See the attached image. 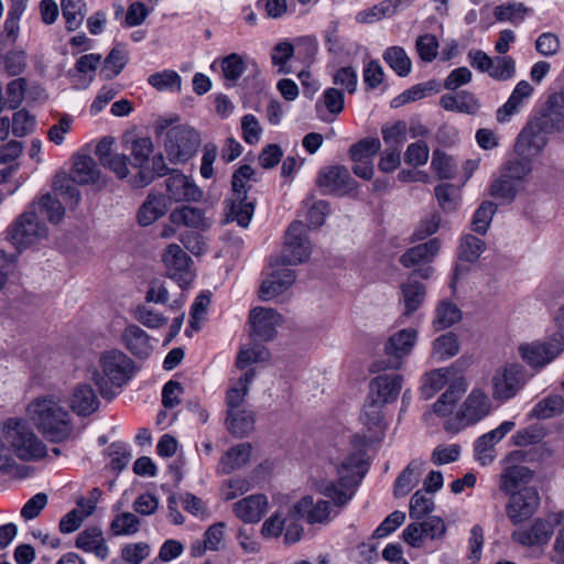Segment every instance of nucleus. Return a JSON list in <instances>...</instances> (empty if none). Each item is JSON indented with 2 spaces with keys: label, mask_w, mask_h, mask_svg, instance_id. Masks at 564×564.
<instances>
[{
  "label": "nucleus",
  "mask_w": 564,
  "mask_h": 564,
  "mask_svg": "<svg viewBox=\"0 0 564 564\" xmlns=\"http://www.w3.org/2000/svg\"><path fill=\"white\" fill-rule=\"evenodd\" d=\"M368 470V463L362 451H355L346 456L337 467L338 478L318 486V491L326 499L304 496L293 507L294 512L308 524L327 525L352 499L357 486Z\"/></svg>",
  "instance_id": "obj_1"
},
{
  "label": "nucleus",
  "mask_w": 564,
  "mask_h": 564,
  "mask_svg": "<svg viewBox=\"0 0 564 564\" xmlns=\"http://www.w3.org/2000/svg\"><path fill=\"white\" fill-rule=\"evenodd\" d=\"M28 413L52 442L67 440L73 432L70 414L55 395L36 398L29 404Z\"/></svg>",
  "instance_id": "obj_2"
},
{
  "label": "nucleus",
  "mask_w": 564,
  "mask_h": 564,
  "mask_svg": "<svg viewBox=\"0 0 564 564\" xmlns=\"http://www.w3.org/2000/svg\"><path fill=\"white\" fill-rule=\"evenodd\" d=\"M101 373L95 372L94 380L104 398L113 395L112 387L121 388L132 373V360L120 350L105 352L99 360Z\"/></svg>",
  "instance_id": "obj_3"
},
{
  "label": "nucleus",
  "mask_w": 564,
  "mask_h": 564,
  "mask_svg": "<svg viewBox=\"0 0 564 564\" xmlns=\"http://www.w3.org/2000/svg\"><path fill=\"white\" fill-rule=\"evenodd\" d=\"M517 351L531 369L541 371L563 354L564 332L558 330L543 340L522 343Z\"/></svg>",
  "instance_id": "obj_4"
},
{
  "label": "nucleus",
  "mask_w": 564,
  "mask_h": 564,
  "mask_svg": "<svg viewBox=\"0 0 564 564\" xmlns=\"http://www.w3.org/2000/svg\"><path fill=\"white\" fill-rule=\"evenodd\" d=\"M9 441L6 447L12 449L22 460H39L47 454L45 444L20 419H9Z\"/></svg>",
  "instance_id": "obj_5"
},
{
  "label": "nucleus",
  "mask_w": 564,
  "mask_h": 564,
  "mask_svg": "<svg viewBox=\"0 0 564 564\" xmlns=\"http://www.w3.org/2000/svg\"><path fill=\"white\" fill-rule=\"evenodd\" d=\"M491 409L489 397L480 389H473L464 401L460 411L448 417L444 424L446 431L457 433L464 427L485 419Z\"/></svg>",
  "instance_id": "obj_6"
},
{
  "label": "nucleus",
  "mask_w": 564,
  "mask_h": 564,
  "mask_svg": "<svg viewBox=\"0 0 564 564\" xmlns=\"http://www.w3.org/2000/svg\"><path fill=\"white\" fill-rule=\"evenodd\" d=\"M532 375L519 364L511 362L499 369L492 378V394L496 400L514 398L531 380Z\"/></svg>",
  "instance_id": "obj_7"
},
{
  "label": "nucleus",
  "mask_w": 564,
  "mask_h": 564,
  "mask_svg": "<svg viewBox=\"0 0 564 564\" xmlns=\"http://www.w3.org/2000/svg\"><path fill=\"white\" fill-rule=\"evenodd\" d=\"M10 236L19 248H26L47 238V227L35 213L34 206L19 216L10 228Z\"/></svg>",
  "instance_id": "obj_8"
},
{
  "label": "nucleus",
  "mask_w": 564,
  "mask_h": 564,
  "mask_svg": "<svg viewBox=\"0 0 564 564\" xmlns=\"http://www.w3.org/2000/svg\"><path fill=\"white\" fill-rule=\"evenodd\" d=\"M312 253V243L306 236L302 221L292 223L286 232L280 261L286 265H296L307 261Z\"/></svg>",
  "instance_id": "obj_9"
},
{
  "label": "nucleus",
  "mask_w": 564,
  "mask_h": 564,
  "mask_svg": "<svg viewBox=\"0 0 564 564\" xmlns=\"http://www.w3.org/2000/svg\"><path fill=\"white\" fill-rule=\"evenodd\" d=\"M199 142V134L193 128L176 126L166 132L164 147L171 161L185 162L196 152Z\"/></svg>",
  "instance_id": "obj_10"
},
{
  "label": "nucleus",
  "mask_w": 564,
  "mask_h": 564,
  "mask_svg": "<svg viewBox=\"0 0 564 564\" xmlns=\"http://www.w3.org/2000/svg\"><path fill=\"white\" fill-rule=\"evenodd\" d=\"M166 274L181 289L187 288L195 278L192 258L176 243L169 245L162 253Z\"/></svg>",
  "instance_id": "obj_11"
},
{
  "label": "nucleus",
  "mask_w": 564,
  "mask_h": 564,
  "mask_svg": "<svg viewBox=\"0 0 564 564\" xmlns=\"http://www.w3.org/2000/svg\"><path fill=\"white\" fill-rule=\"evenodd\" d=\"M316 185L324 194L344 196L358 188V183L351 177L344 165H332L318 171Z\"/></svg>",
  "instance_id": "obj_12"
},
{
  "label": "nucleus",
  "mask_w": 564,
  "mask_h": 564,
  "mask_svg": "<svg viewBox=\"0 0 564 564\" xmlns=\"http://www.w3.org/2000/svg\"><path fill=\"white\" fill-rule=\"evenodd\" d=\"M506 505L508 519L514 524H521L530 519L539 509L540 495L534 487H522L517 492L509 495Z\"/></svg>",
  "instance_id": "obj_13"
},
{
  "label": "nucleus",
  "mask_w": 564,
  "mask_h": 564,
  "mask_svg": "<svg viewBox=\"0 0 564 564\" xmlns=\"http://www.w3.org/2000/svg\"><path fill=\"white\" fill-rule=\"evenodd\" d=\"M416 337L417 333L413 328H404L391 335L384 345V354L388 360L384 365L378 364V369H399L403 364L404 357L411 354L416 343Z\"/></svg>",
  "instance_id": "obj_14"
},
{
  "label": "nucleus",
  "mask_w": 564,
  "mask_h": 564,
  "mask_svg": "<svg viewBox=\"0 0 564 564\" xmlns=\"http://www.w3.org/2000/svg\"><path fill=\"white\" fill-rule=\"evenodd\" d=\"M415 274L422 279H430L433 274V268L430 265L419 268L400 285V302L404 306L403 315L405 316H410L417 311L425 300V286L422 283L412 280V276Z\"/></svg>",
  "instance_id": "obj_15"
},
{
  "label": "nucleus",
  "mask_w": 564,
  "mask_h": 564,
  "mask_svg": "<svg viewBox=\"0 0 564 564\" xmlns=\"http://www.w3.org/2000/svg\"><path fill=\"white\" fill-rule=\"evenodd\" d=\"M165 191L166 197L175 203L198 202L203 196L194 180L177 170L170 172L165 180Z\"/></svg>",
  "instance_id": "obj_16"
},
{
  "label": "nucleus",
  "mask_w": 564,
  "mask_h": 564,
  "mask_svg": "<svg viewBox=\"0 0 564 564\" xmlns=\"http://www.w3.org/2000/svg\"><path fill=\"white\" fill-rule=\"evenodd\" d=\"M513 427L514 423L512 421H503L495 430L479 436L474 444L475 459L482 466L490 465L496 458V444Z\"/></svg>",
  "instance_id": "obj_17"
},
{
  "label": "nucleus",
  "mask_w": 564,
  "mask_h": 564,
  "mask_svg": "<svg viewBox=\"0 0 564 564\" xmlns=\"http://www.w3.org/2000/svg\"><path fill=\"white\" fill-rule=\"evenodd\" d=\"M553 513L547 519L538 518L529 528H521L512 532L511 538L514 542L523 546H534L545 544L554 531Z\"/></svg>",
  "instance_id": "obj_18"
},
{
  "label": "nucleus",
  "mask_w": 564,
  "mask_h": 564,
  "mask_svg": "<svg viewBox=\"0 0 564 564\" xmlns=\"http://www.w3.org/2000/svg\"><path fill=\"white\" fill-rule=\"evenodd\" d=\"M251 336L268 341L274 338L276 326L282 322L281 315L273 308L256 307L249 315Z\"/></svg>",
  "instance_id": "obj_19"
},
{
  "label": "nucleus",
  "mask_w": 564,
  "mask_h": 564,
  "mask_svg": "<svg viewBox=\"0 0 564 564\" xmlns=\"http://www.w3.org/2000/svg\"><path fill=\"white\" fill-rule=\"evenodd\" d=\"M538 128L547 133L564 130V105L557 93L549 96L540 112L532 119Z\"/></svg>",
  "instance_id": "obj_20"
},
{
  "label": "nucleus",
  "mask_w": 564,
  "mask_h": 564,
  "mask_svg": "<svg viewBox=\"0 0 564 564\" xmlns=\"http://www.w3.org/2000/svg\"><path fill=\"white\" fill-rule=\"evenodd\" d=\"M544 132L538 128L535 122L531 120L519 133L514 145L516 154H523L533 160L540 154L547 143Z\"/></svg>",
  "instance_id": "obj_21"
},
{
  "label": "nucleus",
  "mask_w": 564,
  "mask_h": 564,
  "mask_svg": "<svg viewBox=\"0 0 564 564\" xmlns=\"http://www.w3.org/2000/svg\"><path fill=\"white\" fill-rule=\"evenodd\" d=\"M268 505V498L264 495H250L235 502L232 512L245 523H257L267 512Z\"/></svg>",
  "instance_id": "obj_22"
},
{
  "label": "nucleus",
  "mask_w": 564,
  "mask_h": 564,
  "mask_svg": "<svg viewBox=\"0 0 564 564\" xmlns=\"http://www.w3.org/2000/svg\"><path fill=\"white\" fill-rule=\"evenodd\" d=\"M402 376L381 375L370 381L369 399H375L383 404L394 401L402 388Z\"/></svg>",
  "instance_id": "obj_23"
},
{
  "label": "nucleus",
  "mask_w": 564,
  "mask_h": 564,
  "mask_svg": "<svg viewBox=\"0 0 564 564\" xmlns=\"http://www.w3.org/2000/svg\"><path fill=\"white\" fill-rule=\"evenodd\" d=\"M296 279L295 271L290 268H281L272 272L260 285L259 296L262 301H269L285 292Z\"/></svg>",
  "instance_id": "obj_24"
},
{
  "label": "nucleus",
  "mask_w": 564,
  "mask_h": 564,
  "mask_svg": "<svg viewBox=\"0 0 564 564\" xmlns=\"http://www.w3.org/2000/svg\"><path fill=\"white\" fill-rule=\"evenodd\" d=\"M126 349L138 358H147L153 350L151 337L138 325H128L121 336Z\"/></svg>",
  "instance_id": "obj_25"
},
{
  "label": "nucleus",
  "mask_w": 564,
  "mask_h": 564,
  "mask_svg": "<svg viewBox=\"0 0 564 564\" xmlns=\"http://www.w3.org/2000/svg\"><path fill=\"white\" fill-rule=\"evenodd\" d=\"M440 240L432 238L424 243L408 249L399 259L404 268H413L423 263H430L440 251Z\"/></svg>",
  "instance_id": "obj_26"
},
{
  "label": "nucleus",
  "mask_w": 564,
  "mask_h": 564,
  "mask_svg": "<svg viewBox=\"0 0 564 564\" xmlns=\"http://www.w3.org/2000/svg\"><path fill=\"white\" fill-rule=\"evenodd\" d=\"M533 473L525 466L511 465L507 466L499 479V490L506 495H511L521 489V487H528L527 485L532 480Z\"/></svg>",
  "instance_id": "obj_27"
},
{
  "label": "nucleus",
  "mask_w": 564,
  "mask_h": 564,
  "mask_svg": "<svg viewBox=\"0 0 564 564\" xmlns=\"http://www.w3.org/2000/svg\"><path fill=\"white\" fill-rule=\"evenodd\" d=\"M98 406L99 399L90 384L76 386L70 397V408L77 415H89L97 411Z\"/></svg>",
  "instance_id": "obj_28"
},
{
  "label": "nucleus",
  "mask_w": 564,
  "mask_h": 564,
  "mask_svg": "<svg viewBox=\"0 0 564 564\" xmlns=\"http://www.w3.org/2000/svg\"><path fill=\"white\" fill-rule=\"evenodd\" d=\"M424 467L425 462L413 459L395 479L393 487L394 497H405L420 482Z\"/></svg>",
  "instance_id": "obj_29"
},
{
  "label": "nucleus",
  "mask_w": 564,
  "mask_h": 564,
  "mask_svg": "<svg viewBox=\"0 0 564 564\" xmlns=\"http://www.w3.org/2000/svg\"><path fill=\"white\" fill-rule=\"evenodd\" d=\"M533 93L532 85L527 80L517 84L507 102L497 110V120L499 122L509 121V119L519 112L522 102Z\"/></svg>",
  "instance_id": "obj_30"
},
{
  "label": "nucleus",
  "mask_w": 564,
  "mask_h": 564,
  "mask_svg": "<svg viewBox=\"0 0 564 564\" xmlns=\"http://www.w3.org/2000/svg\"><path fill=\"white\" fill-rule=\"evenodd\" d=\"M129 61V54L126 46L121 43L116 44L104 61L99 72L100 78L111 80L117 77L126 67Z\"/></svg>",
  "instance_id": "obj_31"
},
{
  "label": "nucleus",
  "mask_w": 564,
  "mask_h": 564,
  "mask_svg": "<svg viewBox=\"0 0 564 564\" xmlns=\"http://www.w3.org/2000/svg\"><path fill=\"white\" fill-rule=\"evenodd\" d=\"M256 377V371L249 369L228 389L226 395L227 414L236 410L245 409L243 402L248 394L249 386Z\"/></svg>",
  "instance_id": "obj_32"
},
{
  "label": "nucleus",
  "mask_w": 564,
  "mask_h": 564,
  "mask_svg": "<svg viewBox=\"0 0 564 564\" xmlns=\"http://www.w3.org/2000/svg\"><path fill=\"white\" fill-rule=\"evenodd\" d=\"M100 171L90 155L78 154L74 158L73 181L77 184H94L99 180Z\"/></svg>",
  "instance_id": "obj_33"
},
{
  "label": "nucleus",
  "mask_w": 564,
  "mask_h": 564,
  "mask_svg": "<svg viewBox=\"0 0 564 564\" xmlns=\"http://www.w3.org/2000/svg\"><path fill=\"white\" fill-rule=\"evenodd\" d=\"M170 172L165 164L164 158L162 154L154 155L152 158V167L149 169L144 165L143 169L139 170V172L128 178V183L133 188L145 187L151 184L155 177L158 176H169Z\"/></svg>",
  "instance_id": "obj_34"
},
{
  "label": "nucleus",
  "mask_w": 564,
  "mask_h": 564,
  "mask_svg": "<svg viewBox=\"0 0 564 564\" xmlns=\"http://www.w3.org/2000/svg\"><path fill=\"white\" fill-rule=\"evenodd\" d=\"M167 212L165 196L150 193L138 212L141 226H149Z\"/></svg>",
  "instance_id": "obj_35"
},
{
  "label": "nucleus",
  "mask_w": 564,
  "mask_h": 564,
  "mask_svg": "<svg viewBox=\"0 0 564 564\" xmlns=\"http://www.w3.org/2000/svg\"><path fill=\"white\" fill-rule=\"evenodd\" d=\"M76 546L85 552H91L100 558L108 555V546L105 543L102 532L97 528H88L78 534Z\"/></svg>",
  "instance_id": "obj_36"
},
{
  "label": "nucleus",
  "mask_w": 564,
  "mask_h": 564,
  "mask_svg": "<svg viewBox=\"0 0 564 564\" xmlns=\"http://www.w3.org/2000/svg\"><path fill=\"white\" fill-rule=\"evenodd\" d=\"M217 63H219L227 87L235 86L246 70L245 58L237 53H231L219 61H215L212 64V68H214Z\"/></svg>",
  "instance_id": "obj_37"
},
{
  "label": "nucleus",
  "mask_w": 564,
  "mask_h": 564,
  "mask_svg": "<svg viewBox=\"0 0 564 564\" xmlns=\"http://www.w3.org/2000/svg\"><path fill=\"white\" fill-rule=\"evenodd\" d=\"M251 445L248 443L238 444L229 448L220 459L223 473L230 474L245 466L251 456Z\"/></svg>",
  "instance_id": "obj_38"
},
{
  "label": "nucleus",
  "mask_w": 564,
  "mask_h": 564,
  "mask_svg": "<svg viewBox=\"0 0 564 564\" xmlns=\"http://www.w3.org/2000/svg\"><path fill=\"white\" fill-rule=\"evenodd\" d=\"M564 412V398L560 394H550L534 404L529 415L538 420H547Z\"/></svg>",
  "instance_id": "obj_39"
},
{
  "label": "nucleus",
  "mask_w": 564,
  "mask_h": 564,
  "mask_svg": "<svg viewBox=\"0 0 564 564\" xmlns=\"http://www.w3.org/2000/svg\"><path fill=\"white\" fill-rule=\"evenodd\" d=\"M226 424L232 435L243 437L253 430L254 416L253 413L246 408L236 410V412L231 411L227 414Z\"/></svg>",
  "instance_id": "obj_40"
},
{
  "label": "nucleus",
  "mask_w": 564,
  "mask_h": 564,
  "mask_svg": "<svg viewBox=\"0 0 564 564\" xmlns=\"http://www.w3.org/2000/svg\"><path fill=\"white\" fill-rule=\"evenodd\" d=\"M170 219L175 225H183L189 228L204 229L208 227L203 210L192 206H183L173 210Z\"/></svg>",
  "instance_id": "obj_41"
},
{
  "label": "nucleus",
  "mask_w": 564,
  "mask_h": 564,
  "mask_svg": "<svg viewBox=\"0 0 564 564\" xmlns=\"http://www.w3.org/2000/svg\"><path fill=\"white\" fill-rule=\"evenodd\" d=\"M441 106L448 111L474 113L478 109V102L474 95L460 91L456 95H444L440 100Z\"/></svg>",
  "instance_id": "obj_42"
},
{
  "label": "nucleus",
  "mask_w": 564,
  "mask_h": 564,
  "mask_svg": "<svg viewBox=\"0 0 564 564\" xmlns=\"http://www.w3.org/2000/svg\"><path fill=\"white\" fill-rule=\"evenodd\" d=\"M382 57L398 76L406 77L411 73L412 62L402 46H389Z\"/></svg>",
  "instance_id": "obj_43"
},
{
  "label": "nucleus",
  "mask_w": 564,
  "mask_h": 564,
  "mask_svg": "<svg viewBox=\"0 0 564 564\" xmlns=\"http://www.w3.org/2000/svg\"><path fill=\"white\" fill-rule=\"evenodd\" d=\"M254 213L253 202L247 197H235L230 200L227 220L237 221L239 226L247 228Z\"/></svg>",
  "instance_id": "obj_44"
},
{
  "label": "nucleus",
  "mask_w": 564,
  "mask_h": 564,
  "mask_svg": "<svg viewBox=\"0 0 564 564\" xmlns=\"http://www.w3.org/2000/svg\"><path fill=\"white\" fill-rule=\"evenodd\" d=\"M383 403L377 402L375 399L367 400L360 414V421L367 426L369 432L375 434L381 433L383 430Z\"/></svg>",
  "instance_id": "obj_45"
},
{
  "label": "nucleus",
  "mask_w": 564,
  "mask_h": 564,
  "mask_svg": "<svg viewBox=\"0 0 564 564\" xmlns=\"http://www.w3.org/2000/svg\"><path fill=\"white\" fill-rule=\"evenodd\" d=\"M460 318L462 312L458 306L451 301L444 300L435 311L433 325L436 330H442L459 322Z\"/></svg>",
  "instance_id": "obj_46"
},
{
  "label": "nucleus",
  "mask_w": 564,
  "mask_h": 564,
  "mask_svg": "<svg viewBox=\"0 0 564 564\" xmlns=\"http://www.w3.org/2000/svg\"><path fill=\"white\" fill-rule=\"evenodd\" d=\"M62 14L68 31L77 30L85 18L84 0H61Z\"/></svg>",
  "instance_id": "obj_47"
},
{
  "label": "nucleus",
  "mask_w": 564,
  "mask_h": 564,
  "mask_svg": "<svg viewBox=\"0 0 564 564\" xmlns=\"http://www.w3.org/2000/svg\"><path fill=\"white\" fill-rule=\"evenodd\" d=\"M517 193L516 182L509 178V176H505L503 172H500V175L492 181L489 187L490 196L501 203H511L516 198Z\"/></svg>",
  "instance_id": "obj_48"
},
{
  "label": "nucleus",
  "mask_w": 564,
  "mask_h": 564,
  "mask_svg": "<svg viewBox=\"0 0 564 564\" xmlns=\"http://www.w3.org/2000/svg\"><path fill=\"white\" fill-rule=\"evenodd\" d=\"M533 161L529 156L523 154H517L516 158L510 159L506 162L501 172L505 176H509L516 181H523L532 172Z\"/></svg>",
  "instance_id": "obj_49"
},
{
  "label": "nucleus",
  "mask_w": 564,
  "mask_h": 564,
  "mask_svg": "<svg viewBox=\"0 0 564 564\" xmlns=\"http://www.w3.org/2000/svg\"><path fill=\"white\" fill-rule=\"evenodd\" d=\"M531 10L521 2H510L495 8L494 14L498 21H508L512 24H520Z\"/></svg>",
  "instance_id": "obj_50"
},
{
  "label": "nucleus",
  "mask_w": 564,
  "mask_h": 564,
  "mask_svg": "<svg viewBox=\"0 0 564 564\" xmlns=\"http://www.w3.org/2000/svg\"><path fill=\"white\" fill-rule=\"evenodd\" d=\"M451 370L448 368H441L425 375L421 388L424 399H431L436 392L442 390L449 379Z\"/></svg>",
  "instance_id": "obj_51"
},
{
  "label": "nucleus",
  "mask_w": 564,
  "mask_h": 564,
  "mask_svg": "<svg viewBox=\"0 0 564 564\" xmlns=\"http://www.w3.org/2000/svg\"><path fill=\"white\" fill-rule=\"evenodd\" d=\"M458 350V339L453 332L443 334L433 341V356L438 360L449 359L457 355Z\"/></svg>",
  "instance_id": "obj_52"
},
{
  "label": "nucleus",
  "mask_w": 564,
  "mask_h": 564,
  "mask_svg": "<svg viewBox=\"0 0 564 564\" xmlns=\"http://www.w3.org/2000/svg\"><path fill=\"white\" fill-rule=\"evenodd\" d=\"M148 83L160 91L176 90L180 91L182 87L181 76L172 69H164L149 76Z\"/></svg>",
  "instance_id": "obj_53"
},
{
  "label": "nucleus",
  "mask_w": 564,
  "mask_h": 564,
  "mask_svg": "<svg viewBox=\"0 0 564 564\" xmlns=\"http://www.w3.org/2000/svg\"><path fill=\"white\" fill-rule=\"evenodd\" d=\"M268 357V349L261 344L253 343L240 349L236 359V366L239 369H246L252 364L267 360Z\"/></svg>",
  "instance_id": "obj_54"
},
{
  "label": "nucleus",
  "mask_w": 564,
  "mask_h": 564,
  "mask_svg": "<svg viewBox=\"0 0 564 564\" xmlns=\"http://www.w3.org/2000/svg\"><path fill=\"white\" fill-rule=\"evenodd\" d=\"M153 150L154 147L151 138H135L131 144L132 166L139 170L143 169L149 163Z\"/></svg>",
  "instance_id": "obj_55"
},
{
  "label": "nucleus",
  "mask_w": 564,
  "mask_h": 564,
  "mask_svg": "<svg viewBox=\"0 0 564 564\" xmlns=\"http://www.w3.org/2000/svg\"><path fill=\"white\" fill-rule=\"evenodd\" d=\"M496 212L497 205L495 203L489 200L481 203L473 216L471 229L479 235H485Z\"/></svg>",
  "instance_id": "obj_56"
},
{
  "label": "nucleus",
  "mask_w": 564,
  "mask_h": 564,
  "mask_svg": "<svg viewBox=\"0 0 564 564\" xmlns=\"http://www.w3.org/2000/svg\"><path fill=\"white\" fill-rule=\"evenodd\" d=\"M485 242L473 235H466L462 238L458 247L459 259L467 262H475L485 250Z\"/></svg>",
  "instance_id": "obj_57"
},
{
  "label": "nucleus",
  "mask_w": 564,
  "mask_h": 564,
  "mask_svg": "<svg viewBox=\"0 0 564 564\" xmlns=\"http://www.w3.org/2000/svg\"><path fill=\"white\" fill-rule=\"evenodd\" d=\"M434 500L427 492L417 490L411 498L409 516L413 520H422L434 510Z\"/></svg>",
  "instance_id": "obj_58"
},
{
  "label": "nucleus",
  "mask_w": 564,
  "mask_h": 564,
  "mask_svg": "<svg viewBox=\"0 0 564 564\" xmlns=\"http://www.w3.org/2000/svg\"><path fill=\"white\" fill-rule=\"evenodd\" d=\"M382 139L390 149L401 150L406 140V123L397 121L393 124H386L381 128Z\"/></svg>",
  "instance_id": "obj_59"
},
{
  "label": "nucleus",
  "mask_w": 564,
  "mask_h": 564,
  "mask_svg": "<svg viewBox=\"0 0 564 564\" xmlns=\"http://www.w3.org/2000/svg\"><path fill=\"white\" fill-rule=\"evenodd\" d=\"M381 149V142L377 138H365L349 148L351 161L371 160Z\"/></svg>",
  "instance_id": "obj_60"
},
{
  "label": "nucleus",
  "mask_w": 564,
  "mask_h": 564,
  "mask_svg": "<svg viewBox=\"0 0 564 564\" xmlns=\"http://www.w3.org/2000/svg\"><path fill=\"white\" fill-rule=\"evenodd\" d=\"M257 182L254 170L248 165L243 164L238 170H236L232 174L231 178V187H232V196L235 197H247L248 182Z\"/></svg>",
  "instance_id": "obj_61"
},
{
  "label": "nucleus",
  "mask_w": 564,
  "mask_h": 564,
  "mask_svg": "<svg viewBox=\"0 0 564 564\" xmlns=\"http://www.w3.org/2000/svg\"><path fill=\"white\" fill-rule=\"evenodd\" d=\"M141 521L132 512L117 514L111 522V531L115 535H132L140 529Z\"/></svg>",
  "instance_id": "obj_62"
},
{
  "label": "nucleus",
  "mask_w": 564,
  "mask_h": 564,
  "mask_svg": "<svg viewBox=\"0 0 564 564\" xmlns=\"http://www.w3.org/2000/svg\"><path fill=\"white\" fill-rule=\"evenodd\" d=\"M431 166L436 175L442 180H451L457 172L454 159L440 150L434 151Z\"/></svg>",
  "instance_id": "obj_63"
},
{
  "label": "nucleus",
  "mask_w": 564,
  "mask_h": 564,
  "mask_svg": "<svg viewBox=\"0 0 564 564\" xmlns=\"http://www.w3.org/2000/svg\"><path fill=\"white\" fill-rule=\"evenodd\" d=\"M294 54V46L288 41L279 42L274 45L271 53V61L274 66H278L280 74L291 73V68L288 66V62Z\"/></svg>",
  "instance_id": "obj_64"
}]
</instances>
